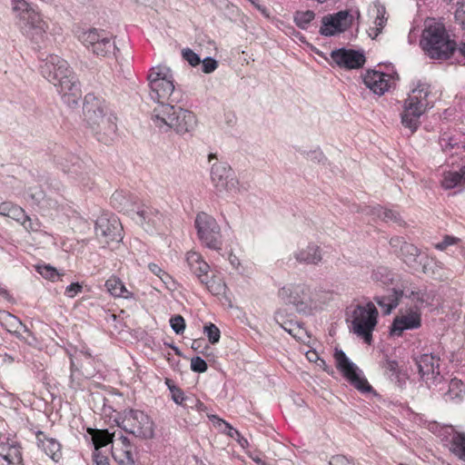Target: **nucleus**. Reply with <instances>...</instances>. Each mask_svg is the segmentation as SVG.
<instances>
[{
  "instance_id": "nucleus-1",
  "label": "nucleus",
  "mask_w": 465,
  "mask_h": 465,
  "mask_svg": "<svg viewBox=\"0 0 465 465\" xmlns=\"http://www.w3.org/2000/svg\"><path fill=\"white\" fill-rule=\"evenodd\" d=\"M39 69L41 74L56 87L64 104L70 107L77 105L82 96L81 86L67 61L56 54H48L45 58L42 55Z\"/></svg>"
},
{
  "instance_id": "nucleus-2",
  "label": "nucleus",
  "mask_w": 465,
  "mask_h": 465,
  "mask_svg": "<svg viewBox=\"0 0 465 465\" xmlns=\"http://www.w3.org/2000/svg\"><path fill=\"white\" fill-rule=\"evenodd\" d=\"M105 103L94 94L89 93L84 96L83 112L84 121L96 139L103 143H109L114 140L116 133L115 117L106 115Z\"/></svg>"
},
{
  "instance_id": "nucleus-3",
  "label": "nucleus",
  "mask_w": 465,
  "mask_h": 465,
  "mask_svg": "<svg viewBox=\"0 0 465 465\" xmlns=\"http://www.w3.org/2000/svg\"><path fill=\"white\" fill-rule=\"evenodd\" d=\"M177 104L157 105L153 111L152 120L156 127L165 132L173 130L180 135L192 133L197 125L196 116Z\"/></svg>"
},
{
  "instance_id": "nucleus-4",
  "label": "nucleus",
  "mask_w": 465,
  "mask_h": 465,
  "mask_svg": "<svg viewBox=\"0 0 465 465\" xmlns=\"http://www.w3.org/2000/svg\"><path fill=\"white\" fill-rule=\"evenodd\" d=\"M15 25L21 33L35 42L43 38L48 29L40 13L25 0H11Z\"/></svg>"
},
{
  "instance_id": "nucleus-5",
  "label": "nucleus",
  "mask_w": 465,
  "mask_h": 465,
  "mask_svg": "<svg viewBox=\"0 0 465 465\" xmlns=\"http://www.w3.org/2000/svg\"><path fill=\"white\" fill-rule=\"evenodd\" d=\"M149 95L157 105L179 103L180 94L175 91L173 71L166 65L152 67L147 75Z\"/></svg>"
},
{
  "instance_id": "nucleus-6",
  "label": "nucleus",
  "mask_w": 465,
  "mask_h": 465,
  "mask_svg": "<svg viewBox=\"0 0 465 465\" xmlns=\"http://www.w3.org/2000/svg\"><path fill=\"white\" fill-rule=\"evenodd\" d=\"M420 46L431 59L447 60L457 50V44L450 38L443 25L427 26L421 35Z\"/></svg>"
},
{
  "instance_id": "nucleus-7",
  "label": "nucleus",
  "mask_w": 465,
  "mask_h": 465,
  "mask_svg": "<svg viewBox=\"0 0 465 465\" xmlns=\"http://www.w3.org/2000/svg\"><path fill=\"white\" fill-rule=\"evenodd\" d=\"M430 94V85L418 81L404 102L401 124L405 128L410 129L411 134L418 129L420 124V118L429 106L428 96Z\"/></svg>"
},
{
  "instance_id": "nucleus-8",
  "label": "nucleus",
  "mask_w": 465,
  "mask_h": 465,
  "mask_svg": "<svg viewBox=\"0 0 465 465\" xmlns=\"http://www.w3.org/2000/svg\"><path fill=\"white\" fill-rule=\"evenodd\" d=\"M278 298L285 305L292 306L299 314L312 313L314 307L312 292L311 287L303 282H291L283 285L278 291Z\"/></svg>"
},
{
  "instance_id": "nucleus-9",
  "label": "nucleus",
  "mask_w": 465,
  "mask_h": 465,
  "mask_svg": "<svg viewBox=\"0 0 465 465\" xmlns=\"http://www.w3.org/2000/svg\"><path fill=\"white\" fill-rule=\"evenodd\" d=\"M418 368L420 377L429 389L442 390L447 381L440 370V358L434 353H423L412 357Z\"/></svg>"
},
{
  "instance_id": "nucleus-10",
  "label": "nucleus",
  "mask_w": 465,
  "mask_h": 465,
  "mask_svg": "<svg viewBox=\"0 0 465 465\" xmlns=\"http://www.w3.org/2000/svg\"><path fill=\"white\" fill-rule=\"evenodd\" d=\"M198 239L204 247L221 251L223 248V235L217 221L206 213H199L194 220Z\"/></svg>"
},
{
  "instance_id": "nucleus-11",
  "label": "nucleus",
  "mask_w": 465,
  "mask_h": 465,
  "mask_svg": "<svg viewBox=\"0 0 465 465\" xmlns=\"http://www.w3.org/2000/svg\"><path fill=\"white\" fill-rule=\"evenodd\" d=\"M378 311L372 302L365 306L357 305L351 314V327L355 334L367 344L372 341V331L377 324Z\"/></svg>"
},
{
  "instance_id": "nucleus-12",
  "label": "nucleus",
  "mask_w": 465,
  "mask_h": 465,
  "mask_svg": "<svg viewBox=\"0 0 465 465\" xmlns=\"http://www.w3.org/2000/svg\"><path fill=\"white\" fill-rule=\"evenodd\" d=\"M119 426L126 432L143 440L153 439L154 436L153 421L140 410H125L124 419Z\"/></svg>"
},
{
  "instance_id": "nucleus-13",
  "label": "nucleus",
  "mask_w": 465,
  "mask_h": 465,
  "mask_svg": "<svg viewBox=\"0 0 465 465\" xmlns=\"http://www.w3.org/2000/svg\"><path fill=\"white\" fill-rule=\"evenodd\" d=\"M84 45L97 56L106 57L119 51L113 35L102 29L92 28L84 31L79 36Z\"/></svg>"
},
{
  "instance_id": "nucleus-14",
  "label": "nucleus",
  "mask_w": 465,
  "mask_h": 465,
  "mask_svg": "<svg viewBox=\"0 0 465 465\" xmlns=\"http://www.w3.org/2000/svg\"><path fill=\"white\" fill-rule=\"evenodd\" d=\"M333 357L335 360L336 368L351 383V385L363 393L372 391V387L362 376V371L347 357L346 353L342 350L336 348Z\"/></svg>"
},
{
  "instance_id": "nucleus-15",
  "label": "nucleus",
  "mask_w": 465,
  "mask_h": 465,
  "mask_svg": "<svg viewBox=\"0 0 465 465\" xmlns=\"http://www.w3.org/2000/svg\"><path fill=\"white\" fill-rule=\"evenodd\" d=\"M391 244L392 247L400 246V257L410 268L423 273L428 272V266L432 261L428 256L421 255L414 244L403 242L401 238H392Z\"/></svg>"
},
{
  "instance_id": "nucleus-16",
  "label": "nucleus",
  "mask_w": 465,
  "mask_h": 465,
  "mask_svg": "<svg viewBox=\"0 0 465 465\" xmlns=\"http://www.w3.org/2000/svg\"><path fill=\"white\" fill-rule=\"evenodd\" d=\"M211 180L218 193H236L239 182L231 166L224 162H216L211 168Z\"/></svg>"
},
{
  "instance_id": "nucleus-17",
  "label": "nucleus",
  "mask_w": 465,
  "mask_h": 465,
  "mask_svg": "<svg viewBox=\"0 0 465 465\" xmlns=\"http://www.w3.org/2000/svg\"><path fill=\"white\" fill-rule=\"evenodd\" d=\"M123 226L115 215L103 214L95 221V234L104 242H120L123 239Z\"/></svg>"
},
{
  "instance_id": "nucleus-18",
  "label": "nucleus",
  "mask_w": 465,
  "mask_h": 465,
  "mask_svg": "<svg viewBox=\"0 0 465 465\" xmlns=\"http://www.w3.org/2000/svg\"><path fill=\"white\" fill-rule=\"evenodd\" d=\"M132 219L143 226L146 232H153L162 224L163 214L159 210L140 202Z\"/></svg>"
},
{
  "instance_id": "nucleus-19",
  "label": "nucleus",
  "mask_w": 465,
  "mask_h": 465,
  "mask_svg": "<svg viewBox=\"0 0 465 465\" xmlns=\"http://www.w3.org/2000/svg\"><path fill=\"white\" fill-rule=\"evenodd\" d=\"M322 25L320 34L324 36H332L346 31L351 24V15L349 11L342 10L322 17Z\"/></svg>"
},
{
  "instance_id": "nucleus-20",
  "label": "nucleus",
  "mask_w": 465,
  "mask_h": 465,
  "mask_svg": "<svg viewBox=\"0 0 465 465\" xmlns=\"http://www.w3.org/2000/svg\"><path fill=\"white\" fill-rule=\"evenodd\" d=\"M331 57L333 62L341 68L359 69L365 63V55L363 52L339 48L331 51Z\"/></svg>"
},
{
  "instance_id": "nucleus-21",
  "label": "nucleus",
  "mask_w": 465,
  "mask_h": 465,
  "mask_svg": "<svg viewBox=\"0 0 465 465\" xmlns=\"http://www.w3.org/2000/svg\"><path fill=\"white\" fill-rule=\"evenodd\" d=\"M112 456L119 465H135L136 454L130 440L121 435L114 443Z\"/></svg>"
},
{
  "instance_id": "nucleus-22",
  "label": "nucleus",
  "mask_w": 465,
  "mask_h": 465,
  "mask_svg": "<svg viewBox=\"0 0 465 465\" xmlns=\"http://www.w3.org/2000/svg\"><path fill=\"white\" fill-rule=\"evenodd\" d=\"M421 326V315L420 312L411 310L406 314L394 318L391 327L390 334L400 337L404 331L415 330Z\"/></svg>"
},
{
  "instance_id": "nucleus-23",
  "label": "nucleus",
  "mask_w": 465,
  "mask_h": 465,
  "mask_svg": "<svg viewBox=\"0 0 465 465\" xmlns=\"http://www.w3.org/2000/svg\"><path fill=\"white\" fill-rule=\"evenodd\" d=\"M110 203L113 208L132 217L140 201L134 193L120 190L112 194Z\"/></svg>"
},
{
  "instance_id": "nucleus-24",
  "label": "nucleus",
  "mask_w": 465,
  "mask_h": 465,
  "mask_svg": "<svg viewBox=\"0 0 465 465\" xmlns=\"http://www.w3.org/2000/svg\"><path fill=\"white\" fill-rule=\"evenodd\" d=\"M391 75L376 70H368L363 76V83L373 94L382 95L390 87Z\"/></svg>"
},
{
  "instance_id": "nucleus-25",
  "label": "nucleus",
  "mask_w": 465,
  "mask_h": 465,
  "mask_svg": "<svg viewBox=\"0 0 465 465\" xmlns=\"http://www.w3.org/2000/svg\"><path fill=\"white\" fill-rule=\"evenodd\" d=\"M0 324L8 332L12 333L21 341H26V338L22 335L20 329H22L24 332L27 333L28 336H32V332L27 326H25L18 317L9 312L0 311Z\"/></svg>"
},
{
  "instance_id": "nucleus-26",
  "label": "nucleus",
  "mask_w": 465,
  "mask_h": 465,
  "mask_svg": "<svg viewBox=\"0 0 465 465\" xmlns=\"http://www.w3.org/2000/svg\"><path fill=\"white\" fill-rule=\"evenodd\" d=\"M186 262L191 272L202 283H207L204 282L210 275V266L203 259L202 255L195 252H188L186 255Z\"/></svg>"
},
{
  "instance_id": "nucleus-27",
  "label": "nucleus",
  "mask_w": 465,
  "mask_h": 465,
  "mask_svg": "<svg viewBox=\"0 0 465 465\" xmlns=\"http://www.w3.org/2000/svg\"><path fill=\"white\" fill-rule=\"evenodd\" d=\"M402 297L403 291L393 288L386 290L382 294L376 295L374 301L381 307L384 314H390L398 306Z\"/></svg>"
},
{
  "instance_id": "nucleus-28",
  "label": "nucleus",
  "mask_w": 465,
  "mask_h": 465,
  "mask_svg": "<svg viewBox=\"0 0 465 465\" xmlns=\"http://www.w3.org/2000/svg\"><path fill=\"white\" fill-rule=\"evenodd\" d=\"M54 161L64 173L77 175L82 170L83 162L81 159L68 152L62 151L60 154H55Z\"/></svg>"
},
{
  "instance_id": "nucleus-29",
  "label": "nucleus",
  "mask_w": 465,
  "mask_h": 465,
  "mask_svg": "<svg viewBox=\"0 0 465 465\" xmlns=\"http://www.w3.org/2000/svg\"><path fill=\"white\" fill-rule=\"evenodd\" d=\"M293 256L298 262L305 264L317 265L322 260V250L314 243H309L305 248L294 252Z\"/></svg>"
},
{
  "instance_id": "nucleus-30",
  "label": "nucleus",
  "mask_w": 465,
  "mask_h": 465,
  "mask_svg": "<svg viewBox=\"0 0 465 465\" xmlns=\"http://www.w3.org/2000/svg\"><path fill=\"white\" fill-rule=\"evenodd\" d=\"M36 440L38 447L42 448L54 460L57 461L61 458V444L57 440L49 438L43 431L38 430Z\"/></svg>"
},
{
  "instance_id": "nucleus-31",
  "label": "nucleus",
  "mask_w": 465,
  "mask_h": 465,
  "mask_svg": "<svg viewBox=\"0 0 465 465\" xmlns=\"http://www.w3.org/2000/svg\"><path fill=\"white\" fill-rule=\"evenodd\" d=\"M446 385L448 390L442 393L444 401L460 402L465 395L464 383L460 380L454 378L450 381H447L441 391H444Z\"/></svg>"
},
{
  "instance_id": "nucleus-32",
  "label": "nucleus",
  "mask_w": 465,
  "mask_h": 465,
  "mask_svg": "<svg viewBox=\"0 0 465 465\" xmlns=\"http://www.w3.org/2000/svg\"><path fill=\"white\" fill-rule=\"evenodd\" d=\"M274 321L294 339L302 341L303 334L306 333V331L300 323L285 320L284 314L282 311H277L274 313Z\"/></svg>"
},
{
  "instance_id": "nucleus-33",
  "label": "nucleus",
  "mask_w": 465,
  "mask_h": 465,
  "mask_svg": "<svg viewBox=\"0 0 465 465\" xmlns=\"http://www.w3.org/2000/svg\"><path fill=\"white\" fill-rule=\"evenodd\" d=\"M104 286L107 292L115 298H134V293L128 291L122 280L115 275H112L108 280H106Z\"/></svg>"
},
{
  "instance_id": "nucleus-34",
  "label": "nucleus",
  "mask_w": 465,
  "mask_h": 465,
  "mask_svg": "<svg viewBox=\"0 0 465 465\" xmlns=\"http://www.w3.org/2000/svg\"><path fill=\"white\" fill-rule=\"evenodd\" d=\"M25 198L31 202L32 204H35L41 208L56 207V202L47 197L42 188L38 186L29 187Z\"/></svg>"
},
{
  "instance_id": "nucleus-35",
  "label": "nucleus",
  "mask_w": 465,
  "mask_h": 465,
  "mask_svg": "<svg viewBox=\"0 0 465 465\" xmlns=\"http://www.w3.org/2000/svg\"><path fill=\"white\" fill-rule=\"evenodd\" d=\"M403 295L414 303V308L417 312H420L421 308L430 305L433 302V295L425 289L412 290L410 292L403 293Z\"/></svg>"
},
{
  "instance_id": "nucleus-36",
  "label": "nucleus",
  "mask_w": 465,
  "mask_h": 465,
  "mask_svg": "<svg viewBox=\"0 0 465 465\" xmlns=\"http://www.w3.org/2000/svg\"><path fill=\"white\" fill-rule=\"evenodd\" d=\"M385 375L395 384L401 387L404 381L401 377V371L399 368L398 361L395 360L386 359L382 363Z\"/></svg>"
},
{
  "instance_id": "nucleus-37",
  "label": "nucleus",
  "mask_w": 465,
  "mask_h": 465,
  "mask_svg": "<svg viewBox=\"0 0 465 465\" xmlns=\"http://www.w3.org/2000/svg\"><path fill=\"white\" fill-rule=\"evenodd\" d=\"M88 433L92 436V440L94 445V450L106 446L112 442V434L107 430H97L89 428Z\"/></svg>"
},
{
  "instance_id": "nucleus-38",
  "label": "nucleus",
  "mask_w": 465,
  "mask_h": 465,
  "mask_svg": "<svg viewBox=\"0 0 465 465\" xmlns=\"http://www.w3.org/2000/svg\"><path fill=\"white\" fill-rule=\"evenodd\" d=\"M204 282L207 283H202L205 286L206 290L214 296L223 295L225 293L227 286L223 280L216 275L209 276Z\"/></svg>"
},
{
  "instance_id": "nucleus-39",
  "label": "nucleus",
  "mask_w": 465,
  "mask_h": 465,
  "mask_svg": "<svg viewBox=\"0 0 465 465\" xmlns=\"http://www.w3.org/2000/svg\"><path fill=\"white\" fill-rule=\"evenodd\" d=\"M450 428L453 432L450 450L460 460H465V433L455 431L452 426Z\"/></svg>"
},
{
  "instance_id": "nucleus-40",
  "label": "nucleus",
  "mask_w": 465,
  "mask_h": 465,
  "mask_svg": "<svg viewBox=\"0 0 465 465\" xmlns=\"http://www.w3.org/2000/svg\"><path fill=\"white\" fill-rule=\"evenodd\" d=\"M371 279L382 285H388L392 282L394 279V273L387 267L378 266L375 270H373Z\"/></svg>"
},
{
  "instance_id": "nucleus-41",
  "label": "nucleus",
  "mask_w": 465,
  "mask_h": 465,
  "mask_svg": "<svg viewBox=\"0 0 465 465\" xmlns=\"http://www.w3.org/2000/svg\"><path fill=\"white\" fill-rule=\"evenodd\" d=\"M314 17L313 11H296L293 15V21L300 29L306 30Z\"/></svg>"
},
{
  "instance_id": "nucleus-42",
  "label": "nucleus",
  "mask_w": 465,
  "mask_h": 465,
  "mask_svg": "<svg viewBox=\"0 0 465 465\" xmlns=\"http://www.w3.org/2000/svg\"><path fill=\"white\" fill-rule=\"evenodd\" d=\"M182 407L187 410L196 411L202 417V413L207 411V407L193 394H187Z\"/></svg>"
},
{
  "instance_id": "nucleus-43",
  "label": "nucleus",
  "mask_w": 465,
  "mask_h": 465,
  "mask_svg": "<svg viewBox=\"0 0 465 465\" xmlns=\"http://www.w3.org/2000/svg\"><path fill=\"white\" fill-rule=\"evenodd\" d=\"M36 271L45 279L52 282L58 281L64 273H60L54 267L50 264H39L36 266Z\"/></svg>"
},
{
  "instance_id": "nucleus-44",
  "label": "nucleus",
  "mask_w": 465,
  "mask_h": 465,
  "mask_svg": "<svg viewBox=\"0 0 465 465\" xmlns=\"http://www.w3.org/2000/svg\"><path fill=\"white\" fill-rule=\"evenodd\" d=\"M463 180V174L459 172H448L444 174L441 183L445 189H453L460 184Z\"/></svg>"
},
{
  "instance_id": "nucleus-45",
  "label": "nucleus",
  "mask_w": 465,
  "mask_h": 465,
  "mask_svg": "<svg viewBox=\"0 0 465 465\" xmlns=\"http://www.w3.org/2000/svg\"><path fill=\"white\" fill-rule=\"evenodd\" d=\"M372 213L378 218L384 222H398L399 221V213L389 209H385L380 205L372 208Z\"/></svg>"
},
{
  "instance_id": "nucleus-46",
  "label": "nucleus",
  "mask_w": 465,
  "mask_h": 465,
  "mask_svg": "<svg viewBox=\"0 0 465 465\" xmlns=\"http://www.w3.org/2000/svg\"><path fill=\"white\" fill-rule=\"evenodd\" d=\"M165 384L168 390L171 392L172 400L178 405L183 404V399H185L186 395L183 391L176 386L171 379H165Z\"/></svg>"
},
{
  "instance_id": "nucleus-47",
  "label": "nucleus",
  "mask_w": 465,
  "mask_h": 465,
  "mask_svg": "<svg viewBox=\"0 0 465 465\" xmlns=\"http://www.w3.org/2000/svg\"><path fill=\"white\" fill-rule=\"evenodd\" d=\"M203 333L208 337L210 343L215 344L219 342L221 331L215 324L212 322L206 323L203 327Z\"/></svg>"
},
{
  "instance_id": "nucleus-48",
  "label": "nucleus",
  "mask_w": 465,
  "mask_h": 465,
  "mask_svg": "<svg viewBox=\"0 0 465 465\" xmlns=\"http://www.w3.org/2000/svg\"><path fill=\"white\" fill-rule=\"evenodd\" d=\"M9 454H7L8 462L11 464H19L22 462V452L21 447L16 442H12L8 449Z\"/></svg>"
},
{
  "instance_id": "nucleus-49",
  "label": "nucleus",
  "mask_w": 465,
  "mask_h": 465,
  "mask_svg": "<svg viewBox=\"0 0 465 465\" xmlns=\"http://www.w3.org/2000/svg\"><path fill=\"white\" fill-rule=\"evenodd\" d=\"M182 57L193 67L199 65L202 62L199 54L188 47L182 50Z\"/></svg>"
},
{
  "instance_id": "nucleus-50",
  "label": "nucleus",
  "mask_w": 465,
  "mask_h": 465,
  "mask_svg": "<svg viewBox=\"0 0 465 465\" xmlns=\"http://www.w3.org/2000/svg\"><path fill=\"white\" fill-rule=\"evenodd\" d=\"M307 160H310L313 163H321L325 165L328 162L327 157L324 155L323 152L320 149L312 150L304 153Z\"/></svg>"
},
{
  "instance_id": "nucleus-51",
  "label": "nucleus",
  "mask_w": 465,
  "mask_h": 465,
  "mask_svg": "<svg viewBox=\"0 0 465 465\" xmlns=\"http://www.w3.org/2000/svg\"><path fill=\"white\" fill-rule=\"evenodd\" d=\"M170 325L176 334H182L185 330V321L183 317L179 314L171 317Z\"/></svg>"
},
{
  "instance_id": "nucleus-52",
  "label": "nucleus",
  "mask_w": 465,
  "mask_h": 465,
  "mask_svg": "<svg viewBox=\"0 0 465 465\" xmlns=\"http://www.w3.org/2000/svg\"><path fill=\"white\" fill-rule=\"evenodd\" d=\"M207 369L208 365L206 361L200 356H195L191 359V370L193 372L203 373Z\"/></svg>"
},
{
  "instance_id": "nucleus-53",
  "label": "nucleus",
  "mask_w": 465,
  "mask_h": 465,
  "mask_svg": "<svg viewBox=\"0 0 465 465\" xmlns=\"http://www.w3.org/2000/svg\"><path fill=\"white\" fill-rule=\"evenodd\" d=\"M7 217L15 220L16 222H19L21 223L23 220L27 218V214L25 213L23 208L13 203Z\"/></svg>"
},
{
  "instance_id": "nucleus-54",
  "label": "nucleus",
  "mask_w": 465,
  "mask_h": 465,
  "mask_svg": "<svg viewBox=\"0 0 465 465\" xmlns=\"http://www.w3.org/2000/svg\"><path fill=\"white\" fill-rule=\"evenodd\" d=\"M201 64L202 72L204 74H211L214 72L218 67V62L211 56L205 57L203 60H202Z\"/></svg>"
},
{
  "instance_id": "nucleus-55",
  "label": "nucleus",
  "mask_w": 465,
  "mask_h": 465,
  "mask_svg": "<svg viewBox=\"0 0 465 465\" xmlns=\"http://www.w3.org/2000/svg\"><path fill=\"white\" fill-rule=\"evenodd\" d=\"M70 369H71V374H70V387L73 388V389H76L77 387L80 386V371L78 370V368L75 367V364L74 362V361L71 359V366H70Z\"/></svg>"
},
{
  "instance_id": "nucleus-56",
  "label": "nucleus",
  "mask_w": 465,
  "mask_h": 465,
  "mask_svg": "<svg viewBox=\"0 0 465 465\" xmlns=\"http://www.w3.org/2000/svg\"><path fill=\"white\" fill-rule=\"evenodd\" d=\"M459 241H460V239L457 237L446 235V236H444V238L441 242H438L435 245V248L440 251H444V250H446L447 247L456 244Z\"/></svg>"
},
{
  "instance_id": "nucleus-57",
  "label": "nucleus",
  "mask_w": 465,
  "mask_h": 465,
  "mask_svg": "<svg viewBox=\"0 0 465 465\" xmlns=\"http://www.w3.org/2000/svg\"><path fill=\"white\" fill-rule=\"evenodd\" d=\"M21 224L27 231L37 232L40 229V223L37 218H31L27 215V218L23 220Z\"/></svg>"
},
{
  "instance_id": "nucleus-58",
  "label": "nucleus",
  "mask_w": 465,
  "mask_h": 465,
  "mask_svg": "<svg viewBox=\"0 0 465 465\" xmlns=\"http://www.w3.org/2000/svg\"><path fill=\"white\" fill-rule=\"evenodd\" d=\"M83 291V285L79 282H73L69 284L64 291V295L68 298H74L78 293L82 292Z\"/></svg>"
},
{
  "instance_id": "nucleus-59",
  "label": "nucleus",
  "mask_w": 465,
  "mask_h": 465,
  "mask_svg": "<svg viewBox=\"0 0 465 465\" xmlns=\"http://www.w3.org/2000/svg\"><path fill=\"white\" fill-rule=\"evenodd\" d=\"M93 461L94 465H111L106 456L101 454L99 450H94L93 452Z\"/></svg>"
},
{
  "instance_id": "nucleus-60",
  "label": "nucleus",
  "mask_w": 465,
  "mask_h": 465,
  "mask_svg": "<svg viewBox=\"0 0 465 465\" xmlns=\"http://www.w3.org/2000/svg\"><path fill=\"white\" fill-rule=\"evenodd\" d=\"M349 459L344 455L332 456L329 461L330 465H347Z\"/></svg>"
},
{
  "instance_id": "nucleus-61",
  "label": "nucleus",
  "mask_w": 465,
  "mask_h": 465,
  "mask_svg": "<svg viewBox=\"0 0 465 465\" xmlns=\"http://www.w3.org/2000/svg\"><path fill=\"white\" fill-rule=\"evenodd\" d=\"M250 2L252 3V5L257 9L259 10L262 15L264 16V17H269L270 16V12L269 10L264 6V5H262L260 3H259V0H250Z\"/></svg>"
},
{
  "instance_id": "nucleus-62",
  "label": "nucleus",
  "mask_w": 465,
  "mask_h": 465,
  "mask_svg": "<svg viewBox=\"0 0 465 465\" xmlns=\"http://www.w3.org/2000/svg\"><path fill=\"white\" fill-rule=\"evenodd\" d=\"M224 425H225V428L227 430V434L232 438V439H238L241 437V433L236 430L234 429L231 424L223 421Z\"/></svg>"
},
{
  "instance_id": "nucleus-63",
  "label": "nucleus",
  "mask_w": 465,
  "mask_h": 465,
  "mask_svg": "<svg viewBox=\"0 0 465 465\" xmlns=\"http://www.w3.org/2000/svg\"><path fill=\"white\" fill-rule=\"evenodd\" d=\"M13 203L11 202H3L0 203V215L6 216L9 214V212L12 208Z\"/></svg>"
},
{
  "instance_id": "nucleus-64",
  "label": "nucleus",
  "mask_w": 465,
  "mask_h": 465,
  "mask_svg": "<svg viewBox=\"0 0 465 465\" xmlns=\"http://www.w3.org/2000/svg\"><path fill=\"white\" fill-rule=\"evenodd\" d=\"M149 269L150 271L157 275L158 277L162 278V274L163 275H167L157 264L155 263H150L149 264Z\"/></svg>"
}]
</instances>
